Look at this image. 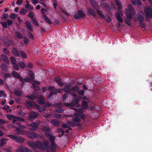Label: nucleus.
Wrapping results in <instances>:
<instances>
[{
    "instance_id": "obj_64",
    "label": "nucleus",
    "mask_w": 152,
    "mask_h": 152,
    "mask_svg": "<svg viewBox=\"0 0 152 152\" xmlns=\"http://www.w3.org/2000/svg\"><path fill=\"white\" fill-rule=\"evenodd\" d=\"M64 85L65 87L66 88H69L71 86V85L70 83H65L64 85Z\"/></svg>"
},
{
    "instance_id": "obj_54",
    "label": "nucleus",
    "mask_w": 152,
    "mask_h": 152,
    "mask_svg": "<svg viewBox=\"0 0 152 152\" xmlns=\"http://www.w3.org/2000/svg\"><path fill=\"white\" fill-rule=\"evenodd\" d=\"M33 86L34 89L36 91H37L39 89V88L37 86H36L34 83H33Z\"/></svg>"
},
{
    "instance_id": "obj_8",
    "label": "nucleus",
    "mask_w": 152,
    "mask_h": 152,
    "mask_svg": "<svg viewBox=\"0 0 152 152\" xmlns=\"http://www.w3.org/2000/svg\"><path fill=\"white\" fill-rule=\"evenodd\" d=\"M85 15L83 11L82 10H79L77 12V13H75L74 15V17L76 19H79L81 18H83Z\"/></svg>"
},
{
    "instance_id": "obj_63",
    "label": "nucleus",
    "mask_w": 152,
    "mask_h": 152,
    "mask_svg": "<svg viewBox=\"0 0 152 152\" xmlns=\"http://www.w3.org/2000/svg\"><path fill=\"white\" fill-rule=\"evenodd\" d=\"M28 36L29 38L31 39H33L34 37L33 34L31 33H29L28 34Z\"/></svg>"
},
{
    "instance_id": "obj_29",
    "label": "nucleus",
    "mask_w": 152,
    "mask_h": 152,
    "mask_svg": "<svg viewBox=\"0 0 152 152\" xmlns=\"http://www.w3.org/2000/svg\"><path fill=\"white\" fill-rule=\"evenodd\" d=\"M7 139H0V147L2 146L7 141Z\"/></svg>"
},
{
    "instance_id": "obj_10",
    "label": "nucleus",
    "mask_w": 152,
    "mask_h": 152,
    "mask_svg": "<svg viewBox=\"0 0 152 152\" xmlns=\"http://www.w3.org/2000/svg\"><path fill=\"white\" fill-rule=\"evenodd\" d=\"M41 130L43 132H45V134L46 136L49 135V134L52 133L50 131V128L47 126L43 127Z\"/></svg>"
},
{
    "instance_id": "obj_3",
    "label": "nucleus",
    "mask_w": 152,
    "mask_h": 152,
    "mask_svg": "<svg viewBox=\"0 0 152 152\" xmlns=\"http://www.w3.org/2000/svg\"><path fill=\"white\" fill-rule=\"evenodd\" d=\"M75 110L76 112L74 113V115L76 117L73 118L72 120L73 121L76 123L80 122V120L79 118L77 117L78 116L80 117L82 119H84L85 118L86 116L84 114H83V111L82 109L76 108L75 109Z\"/></svg>"
},
{
    "instance_id": "obj_19",
    "label": "nucleus",
    "mask_w": 152,
    "mask_h": 152,
    "mask_svg": "<svg viewBox=\"0 0 152 152\" xmlns=\"http://www.w3.org/2000/svg\"><path fill=\"white\" fill-rule=\"evenodd\" d=\"M12 75L15 77H16L19 79V80L22 82H23V79L20 77V75L16 72L15 71L13 72H12Z\"/></svg>"
},
{
    "instance_id": "obj_35",
    "label": "nucleus",
    "mask_w": 152,
    "mask_h": 152,
    "mask_svg": "<svg viewBox=\"0 0 152 152\" xmlns=\"http://www.w3.org/2000/svg\"><path fill=\"white\" fill-rule=\"evenodd\" d=\"M14 93L16 95L18 96H20L21 95V92L19 91L18 89H15L14 91Z\"/></svg>"
},
{
    "instance_id": "obj_4",
    "label": "nucleus",
    "mask_w": 152,
    "mask_h": 152,
    "mask_svg": "<svg viewBox=\"0 0 152 152\" xmlns=\"http://www.w3.org/2000/svg\"><path fill=\"white\" fill-rule=\"evenodd\" d=\"M28 75L30 76V77H26L24 79V80L26 82H30L33 80L34 79V75L33 72L31 70L28 71Z\"/></svg>"
},
{
    "instance_id": "obj_45",
    "label": "nucleus",
    "mask_w": 152,
    "mask_h": 152,
    "mask_svg": "<svg viewBox=\"0 0 152 152\" xmlns=\"http://www.w3.org/2000/svg\"><path fill=\"white\" fill-rule=\"evenodd\" d=\"M103 18H104L105 20L107 21V22L108 23H109L111 21V19L109 17V16H108L107 15H106Z\"/></svg>"
},
{
    "instance_id": "obj_42",
    "label": "nucleus",
    "mask_w": 152,
    "mask_h": 152,
    "mask_svg": "<svg viewBox=\"0 0 152 152\" xmlns=\"http://www.w3.org/2000/svg\"><path fill=\"white\" fill-rule=\"evenodd\" d=\"M10 60L13 64L16 63L17 61L15 59V58L14 57L11 56L10 58Z\"/></svg>"
},
{
    "instance_id": "obj_55",
    "label": "nucleus",
    "mask_w": 152,
    "mask_h": 152,
    "mask_svg": "<svg viewBox=\"0 0 152 152\" xmlns=\"http://www.w3.org/2000/svg\"><path fill=\"white\" fill-rule=\"evenodd\" d=\"M24 41L25 44L27 45L28 44V43L29 42L28 39V38L26 37H25L24 38Z\"/></svg>"
},
{
    "instance_id": "obj_62",
    "label": "nucleus",
    "mask_w": 152,
    "mask_h": 152,
    "mask_svg": "<svg viewBox=\"0 0 152 152\" xmlns=\"http://www.w3.org/2000/svg\"><path fill=\"white\" fill-rule=\"evenodd\" d=\"M8 16L9 15L8 14L4 13L3 14L2 18L5 20L8 17Z\"/></svg>"
},
{
    "instance_id": "obj_32",
    "label": "nucleus",
    "mask_w": 152,
    "mask_h": 152,
    "mask_svg": "<svg viewBox=\"0 0 152 152\" xmlns=\"http://www.w3.org/2000/svg\"><path fill=\"white\" fill-rule=\"evenodd\" d=\"M115 1L116 4L118 8L120 10L122 8V5L121 3L119 0H115Z\"/></svg>"
},
{
    "instance_id": "obj_39",
    "label": "nucleus",
    "mask_w": 152,
    "mask_h": 152,
    "mask_svg": "<svg viewBox=\"0 0 152 152\" xmlns=\"http://www.w3.org/2000/svg\"><path fill=\"white\" fill-rule=\"evenodd\" d=\"M1 68L2 70L3 71H5L7 70V66L4 64H3L1 66Z\"/></svg>"
},
{
    "instance_id": "obj_2",
    "label": "nucleus",
    "mask_w": 152,
    "mask_h": 152,
    "mask_svg": "<svg viewBox=\"0 0 152 152\" xmlns=\"http://www.w3.org/2000/svg\"><path fill=\"white\" fill-rule=\"evenodd\" d=\"M39 124L40 123L39 122L37 121L33 122L30 124H27L25 126H24L21 125L20 123H17L16 124L19 127H16V130L18 132L16 134H21L22 135L27 134L28 132L24 131L22 130V129L24 128H27L31 130H35L36 129Z\"/></svg>"
},
{
    "instance_id": "obj_9",
    "label": "nucleus",
    "mask_w": 152,
    "mask_h": 152,
    "mask_svg": "<svg viewBox=\"0 0 152 152\" xmlns=\"http://www.w3.org/2000/svg\"><path fill=\"white\" fill-rule=\"evenodd\" d=\"M127 7L128 10H127L126 9V11L125 12V13L127 12L128 13L132 15H135V12L131 5L129 4L127 6Z\"/></svg>"
},
{
    "instance_id": "obj_28",
    "label": "nucleus",
    "mask_w": 152,
    "mask_h": 152,
    "mask_svg": "<svg viewBox=\"0 0 152 152\" xmlns=\"http://www.w3.org/2000/svg\"><path fill=\"white\" fill-rule=\"evenodd\" d=\"M1 58L4 62L6 63H8L9 61L6 55L4 54L2 55L1 56Z\"/></svg>"
},
{
    "instance_id": "obj_46",
    "label": "nucleus",
    "mask_w": 152,
    "mask_h": 152,
    "mask_svg": "<svg viewBox=\"0 0 152 152\" xmlns=\"http://www.w3.org/2000/svg\"><path fill=\"white\" fill-rule=\"evenodd\" d=\"M54 106L58 108H61L63 106V104L61 103H57L54 104Z\"/></svg>"
},
{
    "instance_id": "obj_17",
    "label": "nucleus",
    "mask_w": 152,
    "mask_h": 152,
    "mask_svg": "<svg viewBox=\"0 0 152 152\" xmlns=\"http://www.w3.org/2000/svg\"><path fill=\"white\" fill-rule=\"evenodd\" d=\"M53 134L52 133H51L49 134V135L46 136L47 137H49V140L50 143H54L55 140L56 139V137L54 136H53Z\"/></svg>"
},
{
    "instance_id": "obj_24",
    "label": "nucleus",
    "mask_w": 152,
    "mask_h": 152,
    "mask_svg": "<svg viewBox=\"0 0 152 152\" xmlns=\"http://www.w3.org/2000/svg\"><path fill=\"white\" fill-rule=\"evenodd\" d=\"M51 123L54 126H58L59 125V121L55 119L52 120Z\"/></svg>"
},
{
    "instance_id": "obj_13",
    "label": "nucleus",
    "mask_w": 152,
    "mask_h": 152,
    "mask_svg": "<svg viewBox=\"0 0 152 152\" xmlns=\"http://www.w3.org/2000/svg\"><path fill=\"white\" fill-rule=\"evenodd\" d=\"M16 151L17 152H33L30 149L26 148L23 147H21L18 149Z\"/></svg>"
},
{
    "instance_id": "obj_12",
    "label": "nucleus",
    "mask_w": 152,
    "mask_h": 152,
    "mask_svg": "<svg viewBox=\"0 0 152 152\" xmlns=\"http://www.w3.org/2000/svg\"><path fill=\"white\" fill-rule=\"evenodd\" d=\"M125 15L127 18V19L125 20V22L126 24L129 26L131 25V22H130V20L132 18V15L129 13L127 12L125 13Z\"/></svg>"
},
{
    "instance_id": "obj_14",
    "label": "nucleus",
    "mask_w": 152,
    "mask_h": 152,
    "mask_svg": "<svg viewBox=\"0 0 152 152\" xmlns=\"http://www.w3.org/2000/svg\"><path fill=\"white\" fill-rule=\"evenodd\" d=\"M38 115V113L37 112L32 111L29 113V117L31 119L35 118L37 117Z\"/></svg>"
},
{
    "instance_id": "obj_34",
    "label": "nucleus",
    "mask_w": 152,
    "mask_h": 152,
    "mask_svg": "<svg viewBox=\"0 0 152 152\" xmlns=\"http://www.w3.org/2000/svg\"><path fill=\"white\" fill-rule=\"evenodd\" d=\"M132 4L133 5L136 4L137 5H140L142 4V2L140 0H135L134 1H132Z\"/></svg>"
},
{
    "instance_id": "obj_36",
    "label": "nucleus",
    "mask_w": 152,
    "mask_h": 152,
    "mask_svg": "<svg viewBox=\"0 0 152 152\" xmlns=\"http://www.w3.org/2000/svg\"><path fill=\"white\" fill-rule=\"evenodd\" d=\"M79 88L77 86H75L71 88V91H77L79 90Z\"/></svg>"
},
{
    "instance_id": "obj_16",
    "label": "nucleus",
    "mask_w": 152,
    "mask_h": 152,
    "mask_svg": "<svg viewBox=\"0 0 152 152\" xmlns=\"http://www.w3.org/2000/svg\"><path fill=\"white\" fill-rule=\"evenodd\" d=\"M38 93L37 92H34L32 95L28 96L27 97L31 100H34L36 98H38Z\"/></svg>"
},
{
    "instance_id": "obj_31",
    "label": "nucleus",
    "mask_w": 152,
    "mask_h": 152,
    "mask_svg": "<svg viewBox=\"0 0 152 152\" xmlns=\"http://www.w3.org/2000/svg\"><path fill=\"white\" fill-rule=\"evenodd\" d=\"M34 108H36L40 112H43L45 110V107H44L42 108L41 107L37 104H36L35 107Z\"/></svg>"
},
{
    "instance_id": "obj_43",
    "label": "nucleus",
    "mask_w": 152,
    "mask_h": 152,
    "mask_svg": "<svg viewBox=\"0 0 152 152\" xmlns=\"http://www.w3.org/2000/svg\"><path fill=\"white\" fill-rule=\"evenodd\" d=\"M16 36L19 39H21L23 38L22 34L19 32H17L16 33Z\"/></svg>"
},
{
    "instance_id": "obj_40",
    "label": "nucleus",
    "mask_w": 152,
    "mask_h": 152,
    "mask_svg": "<svg viewBox=\"0 0 152 152\" xmlns=\"http://www.w3.org/2000/svg\"><path fill=\"white\" fill-rule=\"evenodd\" d=\"M19 64L20 67L22 68L23 69L26 67V65L23 61H20V62L19 63Z\"/></svg>"
},
{
    "instance_id": "obj_18",
    "label": "nucleus",
    "mask_w": 152,
    "mask_h": 152,
    "mask_svg": "<svg viewBox=\"0 0 152 152\" xmlns=\"http://www.w3.org/2000/svg\"><path fill=\"white\" fill-rule=\"evenodd\" d=\"M28 136L31 139H33L37 138V135L35 133H28L27 134Z\"/></svg>"
},
{
    "instance_id": "obj_11",
    "label": "nucleus",
    "mask_w": 152,
    "mask_h": 152,
    "mask_svg": "<svg viewBox=\"0 0 152 152\" xmlns=\"http://www.w3.org/2000/svg\"><path fill=\"white\" fill-rule=\"evenodd\" d=\"M36 104V103L34 101L28 100L26 102V105L28 108L31 107L34 108Z\"/></svg>"
},
{
    "instance_id": "obj_37",
    "label": "nucleus",
    "mask_w": 152,
    "mask_h": 152,
    "mask_svg": "<svg viewBox=\"0 0 152 152\" xmlns=\"http://www.w3.org/2000/svg\"><path fill=\"white\" fill-rule=\"evenodd\" d=\"M28 16L31 18V19H33L34 18V13L33 12L30 11L29 12L28 15Z\"/></svg>"
},
{
    "instance_id": "obj_53",
    "label": "nucleus",
    "mask_w": 152,
    "mask_h": 152,
    "mask_svg": "<svg viewBox=\"0 0 152 152\" xmlns=\"http://www.w3.org/2000/svg\"><path fill=\"white\" fill-rule=\"evenodd\" d=\"M1 24L2 25V26L4 27V28H5L7 27V23L5 21H3L2 22H1Z\"/></svg>"
},
{
    "instance_id": "obj_56",
    "label": "nucleus",
    "mask_w": 152,
    "mask_h": 152,
    "mask_svg": "<svg viewBox=\"0 0 152 152\" xmlns=\"http://www.w3.org/2000/svg\"><path fill=\"white\" fill-rule=\"evenodd\" d=\"M104 7L109 12H110V7L107 4H104Z\"/></svg>"
},
{
    "instance_id": "obj_44",
    "label": "nucleus",
    "mask_w": 152,
    "mask_h": 152,
    "mask_svg": "<svg viewBox=\"0 0 152 152\" xmlns=\"http://www.w3.org/2000/svg\"><path fill=\"white\" fill-rule=\"evenodd\" d=\"M44 20L49 24H50L51 23V22L49 20L48 18L46 16H45L44 17Z\"/></svg>"
},
{
    "instance_id": "obj_58",
    "label": "nucleus",
    "mask_w": 152,
    "mask_h": 152,
    "mask_svg": "<svg viewBox=\"0 0 152 152\" xmlns=\"http://www.w3.org/2000/svg\"><path fill=\"white\" fill-rule=\"evenodd\" d=\"M98 15L101 18H104V16L102 14V13H101V12L99 11L98 10L97 12Z\"/></svg>"
},
{
    "instance_id": "obj_15",
    "label": "nucleus",
    "mask_w": 152,
    "mask_h": 152,
    "mask_svg": "<svg viewBox=\"0 0 152 152\" xmlns=\"http://www.w3.org/2000/svg\"><path fill=\"white\" fill-rule=\"evenodd\" d=\"M49 148L50 152L51 151L52 152H55L56 150V144L55 142L51 143L50 146H49Z\"/></svg>"
},
{
    "instance_id": "obj_20",
    "label": "nucleus",
    "mask_w": 152,
    "mask_h": 152,
    "mask_svg": "<svg viewBox=\"0 0 152 152\" xmlns=\"http://www.w3.org/2000/svg\"><path fill=\"white\" fill-rule=\"evenodd\" d=\"M143 13L142 12H141L140 13V14L138 15L137 17V20L140 22H142L144 20L143 17Z\"/></svg>"
},
{
    "instance_id": "obj_38",
    "label": "nucleus",
    "mask_w": 152,
    "mask_h": 152,
    "mask_svg": "<svg viewBox=\"0 0 152 152\" xmlns=\"http://www.w3.org/2000/svg\"><path fill=\"white\" fill-rule=\"evenodd\" d=\"M27 12V11L24 8L21 9L20 13L21 15H25Z\"/></svg>"
},
{
    "instance_id": "obj_49",
    "label": "nucleus",
    "mask_w": 152,
    "mask_h": 152,
    "mask_svg": "<svg viewBox=\"0 0 152 152\" xmlns=\"http://www.w3.org/2000/svg\"><path fill=\"white\" fill-rule=\"evenodd\" d=\"M31 20L32 21V23L33 24L36 26H39L37 22V20L34 19V18L33 19H31Z\"/></svg>"
},
{
    "instance_id": "obj_48",
    "label": "nucleus",
    "mask_w": 152,
    "mask_h": 152,
    "mask_svg": "<svg viewBox=\"0 0 152 152\" xmlns=\"http://www.w3.org/2000/svg\"><path fill=\"white\" fill-rule=\"evenodd\" d=\"M7 24L9 26H11L12 24L13 23V21L12 20L8 19L7 20Z\"/></svg>"
},
{
    "instance_id": "obj_6",
    "label": "nucleus",
    "mask_w": 152,
    "mask_h": 152,
    "mask_svg": "<svg viewBox=\"0 0 152 152\" xmlns=\"http://www.w3.org/2000/svg\"><path fill=\"white\" fill-rule=\"evenodd\" d=\"M144 12L147 18H152V10L151 8H145L144 9Z\"/></svg>"
},
{
    "instance_id": "obj_1",
    "label": "nucleus",
    "mask_w": 152,
    "mask_h": 152,
    "mask_svg": "<svg viewBox=\"0 0 152 152\" xmlns=\"http://www.w3.org/2000/svg\"><path fill=\"white\" fill-rule=\"evenodd\" d=\"M28 144L29 146L33 148L39 149L46 152H49L50 151L49 142L46 139L44 140L43 142L39 140L37 141L36 142L30 141L28 142Z\"/></svg>"
},
{
    "instance_id": "obj_59",
    "label": "nucleus",
    "mask_w": 152,
    "mask_h": 152,
    "mask_svg": "<svg viewBox=\"0 0 152 152\" xmlns=\"http://www.w3.org/2000/svg\"><path fill=\"white\" fill-rule=\"evenodd\" d=\"M20 54L24 58H26V55L25 53H24L23 51H21L20 52Z\"/></svg>"
},
{
    "instance_id": "obj_27",
    "label": "nucleus",
    "mask_w": 152,
    "mask_h": 152,
    "mask_svg": "<svg viewBox=\"0 0 152 152\" xmlns=\"http://www.w3.org/2000/svg\"><path fill=\"white\" fill-rule=\"evenodd\" d=\"M13 54L16 56H20V54L19 53L18 51L15 48H13L12 50Z\"/></svg>"
},
{
    "instance_id": "obj_57",
    "label": "nucleus",
    "mask_w": 152,
    "mask_h": 152,
    "mask_svg": "<svg viewBox=\"0 0 152 152\" xmlns=\"http://www.w3.org/2000/svg\"><path fill=\"white\" fill-rule=\"evenodd\" d=\"M64 91L66 93H71V88H67L66 89H63Z\"/></svg>"
},
{
    "instance_id": "obj_33",
    "label": "nucleus",
    "mask_w": 152,
    "mask_h": 152,
    "mask_svg": "<svg viewBox=\"0 0 152 152\" xmlns=\"http://www.w3.org/2000/svg\"><path fill=\"white\" fill-rule=\"evenodd\" d=\"M6 97V94L4 91L3 90L0 91V98H4Z\"/></svg>"
},
{
    "instance_id": "obj_26",
    "label": "nucleus",
    "mask_w": 152,
    "mask_h": 152,
    "mask_svg": "<svg viewBox=\"0 0 152 152\" xmlns=\"http://www.w3.org/2000/svg\"><path fill=\"white\" fill-rule=\"evenodd\" d=\"M88 12L91 15L94 16H96V12L91 8H88Z\"/></svg>"
},
{
    "instance_id": "obj_51",
    "label": "nucleus",
    "mask_w": 152,
    "mask_h": 152,
    "mask_svg": "<svg viewBox=\"0 0 152 152\" xmlns=\"http://www.w3.org/2000/svg\"><path fill=\"white\" fill-rule=\"evenodd\" d=\"M13 65L14 69L18 71L19 70V66L16 63L14 64Z\"/></svg>"
},
{
    "instance_id": "obj_41",
    "label": "nucleus",
    "mask_w": 152,
    "mask_h": 152,
    "mask_svg": "<svg viewBox=\"0 0 152 152\" xmlns=\"http://www.w3.org/2000/svg\"><path fill=\"white\" fill-rule=\"evenodd\" d=\"M17 16V15L16 14L11 13L10 15V18L12 19H15L16 18Z\"/></svg>"
},
{
    "instance_id": "obj_21",
    "label": "nucleus",
    "mask_w": 152,
    "mask_h": 152,
    "mask_svg": "<svg viewBox=\"0 0 152 152\" xmlns=\"http://www.w3.org/2000/svg\"><path fill=\"white\" fill-rule=\"evenodd\" d=\"M25 24L29 31H32L33 29V27L31 26L30 22L28 21H26L25 22Z\"/></svg>"
},
{
    "instance_id": "obj_47",
    "label": "nucleus",
    "mask_w": 152,
    "mask_h": 152,
    "mask_svg": "<svg viewBox=\"0 0 152 152\" xmlns=\"http://www.w3.org/2000/svg\"><path fill=\"white\" fill-rule=\"evenodd\" d=\"M3 52L5 54L7 55H9L10 52L7 48H4L3 49Z\"/></svg>"
},
{
    "instance_id": "obj_25",
    "label": "nucleus",
    "mask_w": 152,
    "mask_h": 152,
    "mask_svg": "<svg viewBox=\"0 0 152 152\" xmlns=\"http://www.w3.org/2000/svg\"><path fill=\"white\" fill-rule=\"evenodd\" d=\"M116 17L117 20L120 23H122L123 22V20L121 16L120 15L119 13H117L116 14Z\"/></svg>"
},
{
    "instance_id": "obj_7",
    "label": "nucleus",
    "mask_w": 152,
    "mask_h": 152,
    "mask_svg": "<svg viewBox=\"0 0 152 152\" xmlns=\"http://www.w3.org/2000/svg\"><path fill=\"white\" fill-rule=\"evenodd\" d=\"M8 136L18 142H23L24 141V139L20 137H17L16 136L12 134L9 135Z\"/></svg>"
},
{
    "instance_id": "obj_22",
    "label": "nucleus",
    "mask_w": 152,
    "mask_h": 152,
    "mask_svg": "<svg viewBox=\"0 0 152 152\" xmlns=\"http://www.w3.org/2000/svg\"><path fill=\"white\" fill-rule=\"evenodd\" d=\"M81 108L83 109H86L88 108V103L85 101H82Z\"/></svg>"
},
{
    "instance_id": "obj_50",
    "label": "nucleus",
    "mask_w": 152,
    "mask_h": 152,
    "mask_svg": "<svg viewBox=\"0 0 152 152\" xmlns=\"http://www.w3.org/2000/svg\"><path fill=\"white\" fill-rule=\"evenodd\" d=\"M56 94V93L55 91H52L50 93L49 95L48 96L47 98L48 99H50L51 97L53 95H54Z\"/></svg>"
},
{
    "instance_id": "obj_23",
    "label": "nucleus",
    "mask_w": 152,
    "mask_h": 152,
    "mask_svg": "<svg viewBox=\"0 0 152 152\" xmlns=\"http://www.w3.org/2000/svg\"><path fill=\"white\" fill-rule=\"evenodd\" d=\"M55 81L57 83L58 85L62 86L64 85V83L61 82V79L59 77H56L55 78Z\"/></svg>"
},
{
    "instance_id": "obj_60",
    "label": "nucleus",
    "mask_w": 152,
    "mask_h": 152,
    "mask_svg": "<svg viewBox=\"0 0 152 152\" xmlns=\"http://www.w3.org/2000/svg\"><path fill=\"white\" fill-rule=\"evenodd\" d=\"M64 110L63 109H57L55 110V111L58 113H62L64 112Z\"/></svg>"
},
{
    "instance_id": "obj_52",
    "label": "nucleus",
    "mask_w": 152,
    "mask_h": 152,
    "mask_svg": "<svg viewBox=\"0 0 152 152\" xmlns=\"http://www.w3.org/2000/svg\"><path fill=\"white\" fill-rule=\"evenodd\" d=\"M67 123L69 125L72 126H75V124L72 122L68 121L67 122Z\"/></svg>"
},
{
    "instance_id": "obj_30",
    "label": "nucleus",
    "mask_w": 152,
    "mask_h": 152,
    "mask_svg": "<svg viewBox=\"0 0 152 152\" xmlns=\"http://www.w3.org/2000/svg\"><path fill=\"white\" fill-rule=\"evenodd\" d=\"M37 102L39 104H42L45 103V100L44 98L40 97L39 98V99L37 100Z\"/></svg>"
},
{
    "instance_id": "obj_5",
    "label": "nucleus",
    "mask_w": 152,
    "mask_h": 152,
    "mask_svg": "<svg viewBox=\"0 0 152 152\" xmlns=\"http://www.w3.org/2000/svg\"><path fill=\"white\" fill-rule=\"evenodd\" d=\"M79 103V99L76 98L73 99L71 103H65L64 105L68 107H72L75 106V104H77Z\"/></svg>"
},
{
    "instance_id": "obj_61",
    "label": "nucleus",
    "mask_w": 152,
    "mask_h": 152,
    "mask_svg": "<svg viewBox=\"0 0 152 152\" xmlns=\"http://www.w3.org/2000/svg\"><path fill=\"white\" fill-rule=\"evenodd\" d=\"M18 118L17 116H14V117H13V121L12 123L13 124H14V123L17 121H18V119L17 118Z\"/></svg>"
}]
</instances>
